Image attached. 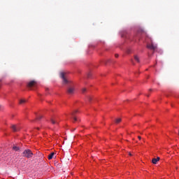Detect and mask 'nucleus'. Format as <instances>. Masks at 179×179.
<instances>
[{
    "label": "nucleus",
    "mask_w": 179,
    "mask_h": 179,
    "mask_svg": "<svg viewBox=\"0 0 179 179\" xmlns=\"http://www.w3.org/2000/svg\"><path fill=\"white\" fill-rule=\"evenodd\" d=\"M59 76L62 79L63 85H67L69 86L66 90L67 94H73V93H75V87L71 85L72 81L68 79V76H66V73L61 72Z\"/></svg>",
    "instance_id": "obj_1"
},
{
    "label": "nucleus",
    "mask_w": 179,
    "mask_h": 179,
    "mask_svg": "<svg viewBox=\"0 0 179 179\" xmlns=\"http://www.w3.org/2000/svg\"><path fill=\"white\" fill-rule=\"evenodd\" d=\"M23 157H27V159H30L31 157H33V152L30 150H25L22 152Z\"/></svg>",
    "instance_id": "obj_2"
},
{
    "label": "nucleus",
    "mask_w": 179,
    "mask_h": 179,
    "mask_svg": "<svg viewBox=\"0 0 179 179\" xmlns=\"http://www.w3.org/2000/svg\"><path fill=\"white\" fill-rule=\"evenodd\" d=\"M37 85V82L36 80H31L27 83V87L29 89H31V87H34Z\"/></svg>",
    "instance_id": "obj_3"
},
{
    "label": "nucleus",
    "mask_w": 179,
    "mask_h": 179,
    "mask_svg": "<svg viewBox=\"0 0 179 179\" xmlns=\"http://www.w3.org/2000/svg\"><path fill=\"white\" fill-rule=\"evenodd\" d=\"M147 48H149L150 50H153L155 51V50L157 48V45H153V43H151L150 45H147Z\"/></svg>",
    "instance_id": "obj_4"
},
{
    "label": "nucleus",
    "mask_w": 179,
    "mask_h": 179,
    "mask_svg": "<svg viewBox=\"0 0 179 179\" xmlns=\"http://www.w3.org/2000/svg\"><path fill=\"white\" fill-rule=\"evenodd\" d=\"M11 129H13V132H17V131H19L20 129L19 128V127H16V125L13 124L11 126Z\"/></svg>",
    "instance_id": "obj_5"
},
{
    "label": "nucleus",
    "mask_w": 179,
    "mask_h": 179,
    "mask_svg": "<svg viewBox=\"0 0 179 179\" xmlns=\"http://www.w3.org/2000/svg\"><path fill=\"white\" fill-rule=\"evenodd\" d=\"M76 113H78V110H74V111L71 113V117H72V118L74 120V121H78V119H77L76 117L75 116V114H76Z\"/></svg>",
    "instance_id": "obj_6"
},
{
    "label": "nucleus",
    "mask_w": 179,
    "mask_h": 179,
    "mask_svg": "<svg viewBox=\"0 0 179 179\" xmlns=\"http://www.w3.org/2000/svg\"><path fill=\"white\" fill-rule=\"evenodd\" d=\"M50 121H51V122H52V124H58V120H57V119H55V118H52L51 120H50Z\"/></svg>",
    "instance_id": "obj_7"
},
{
    "label": "nucleus",
    "mask_w": 179,
    "mask_h": 179,
    "mask_svg": "<svg viewBox=\"0 0 179 179\" xmlns=\"http://www.w3.org/2000/svg\"><path fill=\"white\" fill-rule=\"evenodd\" d=\"M54 155H55V153H54V152L50 153V154L48 155V159H49V160H51V159H52V157H54Z\"/></svg>",
    "instance_id": "obj_8"
},
{
    "label": "nucleus",
    "mask_w": 179,
    "mask_h": 179,
    "mask_svg": "<svg viewBox=\"0 0 179 179\" xmlns=\"http://www.w3.org/2000/svg\"><path fill=\"white\" fill-rule=\"evenodd\" d=\"M13 150H15V152H19V150H20L19 147H17V146H13Z\"/></svg>",
    "instance_id": "obj_9"
},
{
    "label": "nucleus",
    "mask_w": 179,
    "mask_h": 179,
    "mask_svg": "<svg viewBox=\"0 0 179 179\" xmlns=\"http://www.w3.org/2000/svg\"><path fill=\"white\" fill-rule=\"evenodd\" d=\"M134 59L136 62H140L139 57H138V55H134Z\"/></svg>",
    "instance_id": "obj_10"
},
{
    "label": "nucleus",
    "mask_w": 179,
    "mask_h": 179,
    "mask_svg": "<svg viewBox=\"0 0 179 179\" xmlns=\"http://www.w3.org/2000/svg\"><path fill=\"white\" fill-rule=\"evenodd\" d=\"M27 101L26 99H20V104H24Z\"/></svg>",
    "instance_id": "obj_11"
},
{
    "label": "nucleus",
    "mask_w": 179,
    "mask_h": 179,
    "mask_svg": "<svg viewBox=\"0 0 179 179\" xmlns=\"http://www.w3.org/2000/svg\"><path fill=\"white\" fill-rule=\"evenodd\" d=\"M121 121H122V120H121V118H117L116 120H115V124H120V122H121Z\"/></svg>",
    "instance_id": "obj_12"
},
{
    "label": "nucleus",
    "mask_w": 179,
    "mask_h": 179,
    "mask_svg": "<svg viewBox=\"0 0 179 179\" xmlns=\"http://www.w3.org/2000/svg\"><path fill=\"white\" fill-rule=\"evenodd\" d=\"M152 163L153 164H157V160L156 159V158L152 159Z\"/></svg>",
    "instance_id": "obj_13"
},
{
    "label": "nucleus",
    "mask_w": 179,
    "mask_h": 179,
    "mask_svg": "<svg viewBox=\"0 0 179 179\" xmlns=\"http://www.w3.org/2000/svg\"><path fill=\"white\" fill-rule=\"evenodd\" d=\"M41 118H43V115H39L37 117L36 120H41Z\"/></svg>",
    "instance_id": "obj_14"
},
{
    "label": "nucleus",
    "mask_w": 179,
    "mask_h": 179,
    "mask_svg": "<svg viewBox=\"0 0 179 179\" xmlns=\"http://www.w3.org/2000/svg\"><path fill=\"white\" fill-rule=\"evenodd\" d=\"M82 92L83 93H85V92H86V88H83Z\"/></svg>",
    "instance_id": "obj_15"
},
{
    "label": "nucleus",
    "mask_w": 179,
    "mask_h": 179,
    "mask_svg": "<svg viewBox=\"0 0 179 179\" xmlns=\"http://www.w3.org/2000/svg\"><path fill=\"white\" fill-rule=\"evenodd\" d=\"M155 159H156L157 162H159V160H160V157H159Z\"/></svg>",
    "instance_id": "obj_16"
},
{
    "label": "nucleus",
    "mask_w": 179,
    "mask_h": 179,
    "mask_svg": "<svg viewBox=\"0 0 179 179\" xmlns=\"http://www.w3.org/2000/svg\"><path fill=\"white\" fill-rule=\"evenodd\" d=\"M91 73H89L88 74H87V78H90V76H91Z\"/></svg>",
    "instance_id": "obj_17"
},
{
    "label": "nucleus",
    "mask_w": 179,
    "mask_h": 179,
    "mask_svg": "<svg viewBox=\"0 0 179 179\" xmlns=\"http://www.w3.org/2000/svg\"><path fill=\"white\" fill-rule=\"evenodd\" d=\"M89 101H92V97H90V96L89 97Z\"/></svg>",
    "instance_id": "obj_18"
},
{
    "label": "nucleus",
    "mask_w": 179,
    "mask_h": 179,
    "mask_svg": "<svg viewBox=\"0 0 179 179\" xmlns=\"http://www.w3.org/2000/svg\"><path fill=\"white\" fill-rule=\"evenodd\" d=\"M115 57L116 58H118V55H115Z\"/></svg>",
    "instance_id": "obj_19"
},
{
    "label": "nucleus",
    "mask_w": 179,
    "mask_h": 179,
    "mask_svg": "<svg viewBox=\"0 0 179 179\" xmlns=\"http://www.w3.org/2000/svg\"><path fill=\"white\" fill-rule=\"evenodd\" d=\"M138 139H140V140L142 139V138H141V136H138Z\"/></svg>",
    "instance_id": "obj_20"
},
{
    "label": "nucleus",
    "mask_w": 179,
    "mask_h": 179,
    "mask_svg": "<svg viewBox=\"0 0 179 179\" xmlns=\"http://www.w3.org/2000/svg\"><path fill=\"white\" fill-rule=\"evenodd\" d=\"M129 156H132V154H131V152L129 153Z\"/></svg>",
    "instance_id": "obj_21"
},
{
    "label": "nucleus",
    "mask_w": 179,
    "mask_h": 179,
    "mask_svg": "<svg viewBox=\"0 0 179 179\" xmlns=\"http://www.w3.org/2000/svg\"><path fill=\"white\" fill-rule=\"evenodd\" d=\"M150 92H152V89H150Z\"/></svg>",
    "instance_id": "obj_22"
}]
</instances>
